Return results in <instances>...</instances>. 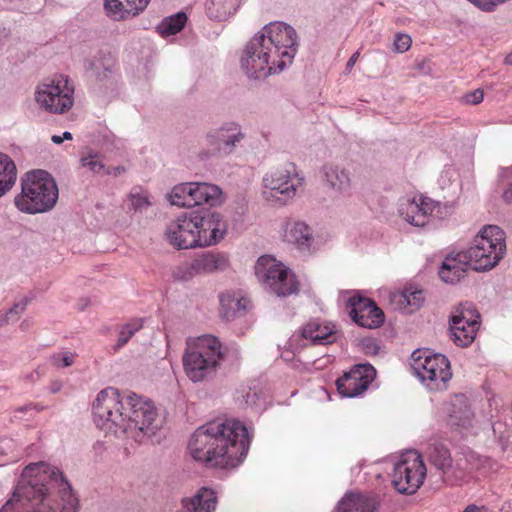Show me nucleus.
I'll use <instances>...</instances> for the list:
<instances>
[{
  "label": "nucleus",
  "instance_id": "obj_1",
  "mask_svg": "<svg viewBox=\"0 0 512 512\" xmlns=\"http://www.w3.org/2000/svg\"><path fill=\"white\" fill-rule=\"evenodd\" d=\"M93 415L100 429L124 434L138 443L150 439L162 426L152 401L135 393L121 395L112 387L98 393Z\"/></svg>",
  "mask_w": 512,
  "mask_h": 512
},
{
  "label": "nucleus",
  "instance_id": "obj_2",
  "mask_svg": "<svg viewBox=\"0 0 512 512\" xmlns=\"http://www.w3.org/2000/svg\"><path fill=\"white\" fill-rule=\"evenodd\" d=\"M297 51L296 30L284 22H271L246 44L240 67L251 79H265L290 67Z\"/></svg>",
  "mask_w": 512,
  "mask_h": 512
},
{
  "label": "nucleus",
  "instance_id": "obj_3",
  "mask_svg": "<svg viewBox=\"0 0 512 512\" xmlns=\"http://www.w3.org/2000/svg\"><path fill=\"white\" fill-rule=\"evenodd\" d=\"M247 428L235 419H216L194 431V460L209 466L239 465L249 449Z\"/></svg>",
  "mask_w": 512,
  "mask_h": 512
},
{
  "label": "nucleus",
  "instance_id": "obj_4",
  "mask_svg": "<svg viewBox=\"0 0 512 512\" xmlns=\"http://www.w3.org/2000/svg\"><path fill=\"white\" fill-rule=\"evenodd\" d=\"M59 473L45 462L26 466L22 479L12 497L2 506L0 512H38V500L48 491L47 481Z\"/></svg>",
  "mask_w": 512,
  "mask_h": 512
},
{
  "label": "nucleus",
  "instance_id": "obj_5",
  "mask_svg": "<svg viewBox=\"0 0 512 512\" xmlns=\"http://www.w3.org/2000/svg\"><path fill=\"white\" fill-rule=\"evenodd\" d=\"M21 193L14 199L15 206L24 213L50 211L58 200V187L44 170L28 172L21 182Z\"/></svg>",
  "mask_w": 512,
  "mask_h": 512
},
{
  "label": "nucleus",
  "instance_id": "obj_6",
  "mask_svg": "<svg viewBox=\"0 0 512 512\" xmlns=\"http://www.w3.org/2000/svg\"><path fill=\"white\" fill-rule=\"evenodd\" d=\"M464 252L473 270H491L506 253L505 233L496 225L484 226Z\"/></svg>",
  "mask_w": 512,
  "mask_h": 512
},
{
  "label": "nucleus",
  "instance_id": "obj_7",
  "mask_svg": "<svg viewBox=\"0 0 512 512\" xmlns=\"http://www.w3.org/2000/svg\"><path fill=\"white\" fill-rule=\"evenodd\" d=\"M303 180L296 165L286 162L264 174L261 195L268 204L283 206L296 196Z\"/></svg>",
  "mask_w": 512,
  "mask_h": 512
},
{
  "label": "nucleus",
  "instance_id": "obj_8",
  "mask_svg": "<svg viewBox=\"0 0 512 512\" xmlns=\"http://www.w3.org/2000/svg\"><path fill=\"white\" fill-rule=\"evenodd\" d=\"M245 138L246 134L238 123H224L200 136L197 157L199 160L206 161L212 157L229 156Z\"/></svg>",
  "mask_w": 512,
  "mask_h": 512
},
{
  "label": "nucleus",
  "instance_id": "obj_9",
  "mask_svg": "<svg viewBox=\"0 0 512 512\" xmlns=\"http://www.w3.org/2000/svg\"><path fill=\"white\" fill-rule=\"evenodd\" d=\"M255 275L265 289L277 296L286 297L298 291L294 273L273 256L263 255L258 258Z\"/></svg>",
  "mask_w": 512,
  "mask_h": 512
},
{
  "label": "nucleus",
  "instance_id": "obj_10",
  "mask_svg": "<svg viewBox=\"0 0 512 512\" xmlns=\"http://www.w3.org/2000/svg\"><path fill=\"white\" fill-rule=\"evenodd\" d=\"M411 368L414 374L432 390H441L451 379L448 359L442 354L429 350H415L411 355Z\"/></svg>",
  "mask_w": 512,
  "mask_h": 512
},
{
  "label": "nucleus",
  "instance_id": "obj_11",
  "mask_svg": "<svg viewBox=\"0 0 512 512\" xmlns=\"http://www.w3.org/2000/svg\"><path fill=\"white\" fill-rule=\"evenodd\" d=\"M74 91V85L67 76L56 75L37 86L35 100L49 113L63 114L73 107Z\"/></svg>",
  "mask_w": 512,
  "mask_h": 512
},
{
  "label": "nucleus",
  "instance_id": "obj_12",
  "mask_svg": "<svg viewBox=\"0 0 512 512\" xmlns=\"http://www.w3.org/2000/svg\"><path fill=\"white\" fill-rule=\"evenodd\" d=\"M452 207L427 196L417 195L400 199L398 214L407 223L424 227L432 217L443 219L450 215Z\"/></svg>",
  "mask_w": 512,
  "mask_h": 512
},
{
  "label": "nucleus",
  "instance_id": "obj_13",
  "mask_svg": "<svg viewBox=\"0 0 512 512\" xmlns=\"http://www.w3.org/2000/svg\"><path fill=\"white\" fill-rule=\"evenodd\" d=\"M426 467L420 454L407 451L396 462L392 473V484L402 494H414L423 484Z\"/></svg>",
  "mask_w": 512,
  "mask_h": 512
},
{
  "label": "nucleus",
  "instance_id": "obj_14",
  "mask_svg": "<svg viewBox=\"0 0 512 512\" xmlns=\"http://www.w3.org/2000/svg\"><path fill=\"white\" fill-rule=\"evenodd\" d=\"M194 229V246L209 247L224 239L228 223L224 216L215 210H194Z\"/></svg>",
  "mask_w": 512,
  "mask_h": 512
},
{
  "label": "nucleus",
  "instance_id": "obj_15",
  "mask_svg": "<svg viewBox=\"0 0 512 512\" xmlns=\"http://www.w3.org/2000/svg\"><path fill=\"white\" fill-rule=\"evenodd\" d=\"M480 326V315L471 303L455 307L449 319L450 339L460 347L469 346Z\"/></svg>",
  "mask_w": 512,
  "mask_h": 512
},
{
  "label": "nucleus",
  "instance_id": "obj_16",
  "mask_svg": "<svg viewBox=\"0 0 512 512\" xmlns=\"http://www.w3.org/2000/svg\"><path fill=\"white\" fill-rule=\"evenodd\" d=\"M221 357V344L212 335L194 339V382L214 375Z\"/></svg>",
  "mask_w": 512,
  "mask_h": 512
},
{
  "label": "nucleus",
  "instance_id": "obj_17",
  "mask_svg": "<svg viewBox=\"0 0 512 512\" xmlns=\"http://www.w3.org/2000/svg\"><path fill=\"white\" fill-rule=\"evenodd\" d=\"M322 181L325 189L335 200L350 196L352 190L351 171L339 164H327L322 169Z\"/></svg>",
  "mask_w": 512,
  "mask_h": 512
},
{
  "label": "nucleus",
  "instance_id": "obj_18",
  "mask_svg": "<svg viewBox=\"0 0 512 512\" xmlns=\"http://www.w3.org/2000/svg\"><path fill=\"white\" fill-rule=\"evenodd\" d=\"M371 365H358L336 381L338 392L346 397H355L364 392L375 376Z\"/></svg>",
  "mask_w": 512,
  "mask_h": 512
},
{
  "label": "nucleus",
  "instance_id": "obj_19",
  "mask_svg": "<svg viewBox=\"0 0 512 512\" xmlns=\"http://www.w3.org/2000/svg\"><path fill=\"white\" fill-rule=\"evenodd\" d=\"M280 237L304 252L310 251L315 241L312 228L306 222L292 218L282 222Z\"/></svg>",
  "mask_w": 512,
  "mask_h": 512
},
{
  "label": "nucleus",
  "instance_id": "obj_20",
  "mask_svg": "<svg viewBox=\"0 0 512 512\" xmlns=\"http://www.w3.org/2000/svg\"><path fill=\"white\" fill-rule=\"evenodd\" d=\"M349 303L350 315L359 326L373 329L383 324L385 319L383 311L370 299L351 297Z\"/></svg>",
  "mask_w": 512,
  "mask_h": 512
},
{
  "label": "nucleus",
  "instance_id": "obj_21",
  "mask_svg": "<svg viewBox=\"0 0 512 512\" xmlns=\"http://www.w3.org/2000/svg\"><path fill=\"white\" fill-rule=\"evenodd\" d=\"M469 268H472V263L468 260L465 252L461 251L445 257L439 270V276L442 281L455 284L467 275Z\"/></svg>",
  "mask_w": 512,
  "mask_h": 512
},
{
  "label": "nucleus",
  "instance_id": "obj_22",
  "mask_svg": "<svg viewBox=\"0 0 512 512\" xmlns=\"http://www.w3.org/2000/svg\"><path fill=\"white\" fill-rule=\"evenodd\" d=\"M226 200L222 189L208 182H194V208L198 210L220 207Z\"/></svg>",
  "mask_w": 512,
  "mask_h": 512
},
{
  "label": "nucleus",
  "instance_id": "obj_23",
  "mask_svg": "<svg viewBox=\"0 0 512 512\" xmlns=\"http://www.w3.org/2000/svg\"><path fill=\"white\" fill-rule=\"evenodd\" d=\"M150 0H105V10L114 20H125L139 15L148 6Z\"/></svg>",
  "mask_w": 512,
  "mask_h": 512
},
{
  "label": "nucleus",
  "instance_id": "obj_24",
  "mask_svg": "<svg viewBox=\"0 0 512 512\" xmlns=\"http://www.w3.org/2000/svg\"><path fill=\"white\" fill-rule=\"evenodd\" d=\"M168 238L177 249L192 247V211L177 217L176 222L168 230Z\"/></svg>",
  "mask_w": 512,
  "mask_h": 512
},
{
  "label": "nucleus",
  "instance_id": "obj_25",
  "mask_svg": "<svg viewBox=\"0 0 512 512\" xmlns=\"http://www.w3.org/2000/svg\"><path fill=\"white\" fill-rule=\"evenodd\" d=\"M379 502L375 497L351 493L347 494L339 503V512H376Z\"/></svg>",
  "mask_w": 512,
  "mask_h": 512
},
{
  "label": "nucleus",
  "instance_id": "obj_26",
  "mask_svg": "<svg viewBox=\"0 0 512 512\" xmlns=\"http://www.w3.org/2000/svg\"><path fill=\"white\" fill-rule=\"evenodd\" d=\"M241 3L242 0H206L205 13L210 20L224 22L237 12Z\"/></svg>",
  "mask_w": 512,
  "mask_h": 512
},
{
  "label": "nucleus",
  "instance_id": "obj_27",
  "mask_svg": "<svg viewBox=\"0 0 512 512\" xmlns=\"http://www.w3.org/2000/svg\"><path fill=\"white\" fill-rule=\"evenodd\" d=\"M424 301L423 292L414 288L396 291L390 294V302L395 309L411 313L419 309Z\"/></svg>",
  "mask_w": 512,
  "mask_h": 512
},
{
  "label": "nucleus",
  "instance_id": "obj_28",
  "mask_svg": "<svg viewBox=\"0 0 512 512\" xmlns=\"http://www.w3.org/2000/svg\"><path fill=\"white\" fill-rule=\"evenodd\" d=\"M47 491H44V495L38 500V512H76L77 511V500L70 493L65 491L61 502L57 498L46 495Z\"/></svg>",
  "mask_w": 512,
  "mask_h": 512
},
{
  "label": "nucleus",
  "instance_id": "obj_29",
  "mask_svg": "<svg viewBox=\"0 0 512 512\" xmlns=\"http://www.w3.org/2000/svg\"><path fill=\"white\" fill-rule=\"evenodd\" d=\"M221 315L226 320H233L238 316L243 315L249 305V300L245 297L232 294L223 293L219 296Z\"/></svg>",
  "mask_w": 512,
  "mask_h": 512
},
{
  "label": "nucleus",
  "instance_id": "obj_30",
  "mask_svg": "<svg viewBox=\"0 0 512 512\" xmlns=\"http://www.w3.org/2000/svg\"><path fill=\"white\" fill-rule=\"evenodd\" d=\"M302 336L313 344H327L334 341V327L317 320L308 322L302 329Z\"/></svg>",
  "mask_w": 512,
  "mask_h": 512
},
{
  "label": "nucleus",
  "instance_id": "obj_31",
  "mask_svg": "<svg viewBox=\"0 0 512 512\" xmlns=\"http://www.w3.org/2000/svg\"><path fill=\"white\" fill-rule=\"evenodd\" d=\"M228 266V257L223 253H203L194 260V270L206 273L224 271Z\"/></svg>",
  "mask_w": 512,
  "mask_h": 512
},
{
  "label": "nucleus",
  "instance_id": "obj_32",
  "mask_svg": "<svg viewBox=\"0 0 512 512\" xmlns=\"http://www.w3.org/2000/svg\"><path fill=\"white\" fill-rule=\"evenodd\" d=\"M17 169L14 161L4 153H0V197L5 195L15 184Z\"/></svg>",
  "mask_w": 512,
  "mask_h": 512
},
{
  "label": "nucleus",
  "instance_id": "obj_33",
  "mask_svg": "<svg viewBox=\"0 0 512 512\" xmlns=\"http://www.w3.org/2000/svg\"><path fill=\"white\" fill-rule=\"evenodd\" d=\"M168 199L173 206L187 208L190 211L192 207V183H184L175 186Z\"/></svg>",
  "mask_w": 512,
  "mask_h": 512
},
{
  "label": "nucleus",
  "instance_id": "obj_34",
  "mask_svg": "<svg viewBox=\"0 0 512 512\" xmlns=\"http://www.w3.org/2000/svg\"><path fill=\"white\" fill-rule=\"evenodd\" d=\"M187 21L184 12H178L175 15L164 18L157 26V31L163 37L175 35L182 30Z\"/></svg>",
  "mask_w": 512,
  "mask_h": 512
},
{
  "label": "nucleus",
  "instance_id": "obj_35",
  "mask_svg": "<svg viewBox=\"0 0 512 512\" xmlns=\"http://www.w3.org/2000/svg\"><path fill=\"white\" fill-rule=\"evenodd\" d=\"M429 461L438 470L446 473L452 468V458L448 449L442 445H434L429 452Z\"/></svg>",
  "mask_w": 512,
  "mask_h": 512
},
{
  "label": "nucleus",
  "instance_id": "obj_36",
  "mask_svg": "<svg viewBox=\"0 0 512 512\" xmlns=\"http://www.w3.org/2000/svg\"><path fill=\"white\" fill-rule=\"evenodd\" d=\"M216 503L215 492L204 487L194 496V512H212L216 508Z\"/></svg>",
  "mask_w": 512,
  "mask_h": 512
},
{
  "label": "nucleus",
  "instance_id": "obj_37",
  "mask_svg": "<svg viewBox=\"0 0 512 512\" xmlns=\"http://www.w3.org/2000/svg\"><path fill=\"white\" fill-rule=\"evenodd\" d=\"M80 161L83 167L88 168L93 173L103 175L112 173L111 170L105 168V165L100 160L99 155L96 153L89 152L87 156H82Z\"/></svg>",
  "mask_w": 512,
  "mask_h": 512
},
{
  "label": "nucleus",
  "instance_id": "obj_38",
  "mask_svg": "<svg viewBox=\"0 0 512 512\" xmlns=\"http://www.w3.org/2000/svg\"><path fill=\"white\" fill-rule=\"evenodd\" d=\"M26 308V302L15 304L5 315L0 316V327L17 321Z\"/></svg>",
  "mask_w": 512,
  "mask_h": 512
},
{
  "label": "nucleus",
  "instance_id": "obj_39",
  "mask_svg": "<svg viewBox=\"0 0 512 512\" xmlns=\"http://www.w3.org/2000/svg\"><path fill=\"white\" fill-rule=\"evenodd\" d=\"M26 308V302L15 304L5 315L0 316V327L17 321Z\"/></svg>",
  "mask_w": 512,
  "mask_h": 512
},
{
  "label": "nucleus",
  "instance_id": "obj_40",
  "mask_svg": "<svg viewBox=\"0 0 512 512\" xmlns=\"http://www.w3.org/2000/svg\"><path fill=\"white\" fill-rule=\"evenodd\" d=\"M142 327V323L140 321H133L131 323L126 324L122 327L119 338H118V346H124L130 338Z\"/></svg>",
  "mask_w": 512,
  "mask_h": 512
},
{
  "label": "nucleus",
  "instance_id": "obj_41",
  "mask_svg": "<svg viewBox=\"0 0 512 512\" xmlns=\"http://www.w3.org/2000/svg\"><path fill=\"white\" fill-rule=\"evenodd\" d=\"M74 361L75 355L68 351L55 353L50 357L51 364L57 368L69 367Z\"/></svg>",
  "mask_w": 512,
  "mask_h": 512
},
{
  "label": "nucleus",
  "instance_id": "obj_42",
  "mask_svg": "<svg viewBox=\"0 0 512 512\" xmlns=\"http://www.w3.org/2000/svg\"><path fill=\"white\" fill-rule=\"evenodd\" d=\"M412 39L408 34L398 33L395 36L393 49L397 53H404L411 47Z\"/></svg>",
  "mask_w": 512,
  "mask_h": 512
},
{
  "label": "nucleus",
  "instance_id": "obj_43",
  "mask_svg": "<svg viewBox=\"0 0 512 512\" xmlns=\"http://www.w3.org/2000/svg\"><path fill=\"white\" fill-rule=\"evenodd\" d=\"M468 470H470V468L467 466L466 460L464 459H457L455 465L452 464V468L450 469L456 478L461 477L462 474Z\"/></svg>",
  "mask_w": 512,
  "mask_h": 512
},
{
  "label": "nucleus",
  "instance_id": "obj_44",
  "mask_svg": "<svg viewBox=\"0 0 512 512\" xmlns=\"http://www.w3.org/2000/svg\"><path fill=\"white\" fill-rule=\"evenodd\" d=\"M190 350V340H187V348L183 355V368L188 377L192 374V356L189 352Z\"/></svg>",
  "mask_w": 512,
  "mask_h": 512
},
{
  "label": "nucleus",
  "instance_id": "obj_45",
  "mask_svg": "<svg viewBox=\"0 0 512 512\" xmlns=\"http://www.w3.org/2000/svg\"><path fill=\"white\" fill-rule=\"evenodd\" d=\"M131 203L135 210H139L150 205L147 197L138 194L131 195Z\"/></svg>",
  "mask_w": 512,
  "mask_h": 512
},
{
  "label": "nucleus",
  "instance_id": "obj_46",
  "mask_svg": "<svg viewBox=\"0 0 512 512\" xmlns=\"http://www.w3.org/2000/svg\"><path fill=\"white\" fill-rule=\"evenodd\" d=\"M483 98H484V92L480 89H477V90L470 92L469 94L466 95L467 103L473 104V105L481 103L483 101Z\"/></svg>",
  "mask_w": 512,
  "mask_h": 512
},
{
  "label": "nucleus",
  "instance_id": "obj_47",
  "mask_svg": "<svg viewBox=\"0 0 512 512\" xmlns=\"http://www.w3.org/2000/svg\"><path fill=\"white\" fill-rule=\"evenodd\" d=\"M462 512H487L485 506H477L474 504L468 505Z\"/></svg>",
  "mask_w": 512,
  "mask_h": 512
},
{
  "label": "nucleus",
  "instance_id": "obj_48",
  "mask_svg": "<svg viewBox=\"0 0 512 512\" xmlns=\"http://www.w3.org/2000/svg\"><path fill=\"white\" fill-rule=\"evenodd\" d=\"M182 510L180 512H192V499L184 498L182 500Z\"/></svg>",
  "mask_w": 512,
  "mask_h": 512
},
{
  "label": "nucleus",
  "instance_id": "obj_49",
  "mask_svg": "<svg viewBox=\"0 0 512 512\" xmlns=\"http://www.w3.org/2000/svg\"><path fill=\"white\" fill-rule=\"evenodd\" d=\"M359 56H360V53L357 51L355 52L351 57L350 59L348 60L347 64H346V70H351V68L355 65V63L357 62V60L359 59Z\"/></svg>",
  "mask_w": 512,
  "mask_h": 512
},
{
  "label": "nucleus",
  "instance_id": "obj_50",
  "mask_svg": "<svg viewBox=\"0 0 512 512\" xmlns=\"http://www.w3.org/2000/svg\"><path fill=\"white\" fill-rule=\"evenodd\" d=\"M62 388V382L61 381H52L49 385V390L51 393H58Z\"/></svg>",
  "mask_w": 512,
  "mask_h": 512
},
{
  "label": "nucleus",
  "instance_id": "obj_51",
  "mask_svg": "<svg viewBox=\"0 0 512 512\" xmlns=\"http://www.w3.org/2000/svg\"><path fill=\"white\" fill-rule=\"evenodd\" d=\"M366 349L368 352L375 353L376 352V346L372 341H368L366 344Z\"/></svg>",
  "mask_w": 512,
  "mask_h": 512
},
{
  "label": "nucleus",
  "instance_id": "obj_52",
  "mask_svg": "<svg viewBox=\"0 0 512 512\" xmlns=\"http://www.w3.org/2000/svg\"><path fill=\"white\" fill-rule=\"evenodd\" d=\"M51 140L55 143V144H61L63 142V138L62 136H59V135H53Z\"/></svg>",
  "mask_w": 512,
  "mask_h": 512
},
{
  "label": "nucleus",
  "instance_id": "obj_53",
  "mask_svg": "<svg viewBox=\"0 0 512 512\" xmlns=\"http://www.w3.org/2000/svg\"><path fill=\"white\" fill-rule=\"evenodd\" d=\"M504 64L512 65V51L505 57Z\"/></svg>",
  "mask_w": 512,
  "mask_h": 512
},
{
  "label": "nucleus",
  "instance_id": "obj_54",
  "mask_svg": "<svg viewBox=\"0 0 512 512\" xmlns=\"http://www.w3.org/2000/svg\"><path fill=\"white\" fill-rule=\"evenodd\" d=\"M62 138H63V141L64 140H71L72 139V134L68 131H65L62 135Z\"/></svg>",
  "mask_w": 512,
  "mask_h": 512
},
{
  "label": "nucleus",
  "instance_id": "obj_55",
  "mask_svg": "<svg viewBox=\"0 0 512 512\" xmlns=\"http://www.w3.org/2000/svg\"><path fill=\"white\" fill-rule=\"evenodd\" d=\"M504 198H505L507 201H511V200H512V191H505V192H504Z\"/></svg>",
  "mask_w": 512,
  "mask_h": 512
},
{
  "label": "nucleus",
  "instance_id": "obj_56",
  "mask_svg": "<svg viewBox=\"0 0 512 512\" xmlns=\"http://www.w3.org/2000/svg\"><path fill=\"white\" fill-rule=\"evenodd\" d=\"M113 171H114V174H115V175H118V174H121L122 172H124V171H125V169H124L123 167H115V168L113 169Z\"/></svg>",
  "mask_w": 512,
  "mask_h": 512
},
{
  "label": "nucleus",
  "instance_id": "obj_57",
  "mask_svg": "<svg viewBox=\"0 0 512 512\" xmlns=\"http://www.w3.org/2000/svg\"><path fill=\"white\" fill-rule=\"evenodd\" d=\"M20 327H21L23 330H25V329H27V328L29 327V325H28L27 321H23V322L21 323Z\"/></svg>",
  "mask_w": 512,
  "mask_h": 512
},
{
  "label": "nucleus",
  "instance_id": "obj_58",
  "mask_svg": "<svg viewBox=\"0 0 512 512\" xmlns=\"http://www.w3.org/2000/svg\"><path fill=\"white\" fill-rule=\"evenodd\" d=\"M425 64V61L422 63V65L419 66V69L422 70L423 69V65Z\"/></svg>",
  "mask_w": 512,
  "mask_h": 512
}]
</instances>
